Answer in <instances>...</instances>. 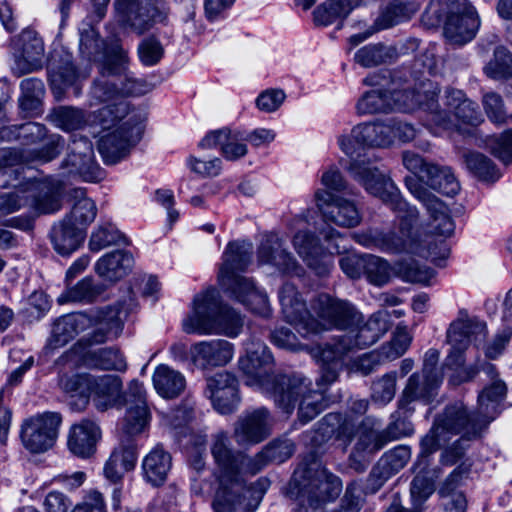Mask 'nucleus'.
Here are the masks:
<instances>
[{
    "label": "nucleus",
    "mask_w": 512,
    "mask_h": 512,
    "mask_svg": "<svg viewBox=\"0 0 512 512\" xmlns=\"http://www.w3.org/2000/svg\"><path fill=\"white\" fill-rule=\"evenodd\" d=\"M405 185L411 194L422 203L429 215L425 239L427 247H422L412 237L413 222L418 218L419 212L417 211L416 216L410 217L407 211H396L397 213H404V215L401 216L397 226L388 231L381 230L383 242L390 246L389 248L381 247V251L389 253L407 252L422 257H430L433 260L446 257L448 248L445 239L450 237L455 229L448 206L425 188L415 177H406Z\"/></svg>",
    "instance_id": "nucleus-1"
},
{
    "label": "nucleus",
    "mask_w": 512,
    "mask_h": 512,
    "mask_svg": "<svg viewBox=\"0 0 512 512\" xmlns=\"http://www.w3.org/2000/svg\"><path fill=\"white\" fill-rule=\"evenodd\" d=\"M210 454L213 459V477L218 486L213 500L215 512H249L246 509L245 474L252 475V456L235 449L227 431L211 435Z\"/></svg>",
    "instance_id": "nucleus-2"
},
{
    "label": "nucleus",
    "mask_w": 512,
    "mask_h": 512,
    "mask_svg": "<svg viewBox=\"0 0 512 512\" xmlns=\"http://www.w3.org/2000/svg\"><path fill=\"white\" fill-rule=\"evenodd\" d=\"M91 395L98 410L126 407L123 431L130 436L144 432L150 423L146 391L138 380H132L122 391V380L116 375L93 376Z\"/></svg>",
    "instance_id": "nucleus-3"
},
{
    "label": "nucleus",
    "mask_w": 512,
    "mask_h": 512,
    "mask_svg": "<svg viewBox=\"0 0 512 512\" xmlns=\"http://www.w3.org/2000/svg\"><path fill=\"white\" fill-rule=\"evenodd\" d=\"M252 260V244L230 242L223 255L218 281L222 289L252 312L262 316L269 314L266 293L259 290L252 279L241 276Z\"/></svg>",
    "instance_id": "nucleus-4"
},
{
    "label": "nucleus",
    "mask_w": 512,
    "mask_h": 512,
    "mask_svg": "<svg viewBox=\"0 0 512 512\" xmlns=\"http://www.w3.org/2000/svg\"><path fill=\"white\" fill-rule=\"evenodd\" d=\"M243 317L224 304L215 288L197 294L191 312L183 319L182 328L187 334L225 335L234 338L243 328Z\"/></svg>",
    "instance_id": "nucleus-5"
},
{
    "label": "nucleus",
    "mask_w": 512,
    "mask_h": 512,
    "mask_svg": "<svg viewBox=\"0 0 512 512\" xmlns=\"http://www.w3.org/2000/svg\"><path fill=\"white\" fill-rule=\"evenodd\" d=\"M310 385L307 378L297 374L277 378L273 385L275 404L290 414L299 401V420L304 424L313 420L328 406V401L321 391L310 389Z\"/></svg>",
    "instance_id": "nucleus-6"
},
{
    "label": "nucleus",
    "mask_w": 512,
    "mask_h": 512,
    "mask_svg": "<svg viewBox=\"0 0 512 512\" xmlns=\"http://www.w3.org/2000/svg\"><path fill=\"white\" fill-rule=\"evenodd\" d=\"M128 54L116 45L102 68V76L95 81L92 95L100 102L114 100L119 96L141 95L148 91L145 81L135 79L128 72Z\"/></svg>",
    "instance_id": "nucleus-7"
},
{
    "label": "nucleus",
    "mask_w": 512,
    "mask_h": 512,
    "mask_svg": "<svg viewBox=\"0 0 512 512\" xmlns=\"http://www.w3.org/2000/svg\"><path fill=\"white\" fill-rule=\"evenodd\" d=\"M347 170L367 193L379 198L393 211H407L410 217L416 216L417 208L403 199L393 180L378 168L371 157L359 155L350 161Z\"/></svg>",
    "instance_id": "nucleus-8"
},
{
    "label": "nucleus",
    "mask_w": 512,
    "mask_h": 512,
    "mask_svg": "<svg viewBox=\"0 0 512 512\" xmlns=\"http://www.w3.org/2000/svg\"><path fill=\"white\" fill-rule=\"evenodd\" d=\"M29 206L39 214H49L60 209L57 189L47 181L30 180L16 191L0 195V214L7 215Z\"/></svg>",
    "instance_id": "nucleus-9"
},
{
    "label": "nucleus",
    "mask_w": 512,
    "mask_h": 512,
    "mask_svg": "<svg viewBox=\"0 0 512 512\" xmlns=\"http://www.w3.org/2000/svg\"><path fill=\"white\" fill-rule=\"evenodd\" d=\"M146 119L144 113H134L120 125L103 127L98 150L106 164H115L130 153L142 138Z\"/></svg>",
    "instance_id": "nucleus-10"
},
{
    "label": "nucleus",
    "mask_w": 512,
    "mask_h": 512,
    "mask_svg": "<svg viewBox=\"0 0 512 512\" xmlns=\"http://www.w3.org/2000/svg\"><path fill=\"white\" fill-rule=\"evenodd\" d=\"M442 101L443 107L437 100V108L432 111L431 120L445 130H458L461 123L478 126L484 120L478 104L462 90L446 88Z\"/></svg>",
    "instance_id": "nucleus-11"
},
{
    "label": "nucleus",
    "mask_w": 512,
    "mask_h": 512,
    "mask_svg": "<svg viewBox=\"0 0 512 512\" xmlns=\"http://www.w3.org/2000/svg\"><path fill=\"white\" fill-rule=\"evenodd\" d=\"M114 8L120 25L142 35L157 22H163L169 12L166 0H115Z\"/></svg>",
    "instance_id": "nucleus-12"
},
{
    "label": "nucleus",
    "mask_w": 512,
    "mask_h": 512,
    "mask_svg": "<svg viewBox=\"0 0 512 512\" xmlns=\"http://www.w3.org/2000/svg\"><path fill=\"white\" fill-rule=\"evenodd\" d=\"M239 368L246 375L249 386L266 390L273 397V385L283 375H273L274 359L268 347L260 340L246 343V355L239 359Z\"/></svg>",
    "instance_id": "nucleus-13"
},
{
    "label": "nucleus",
    "mask_w": 512,
    "mask_h": 512,
    "mask_svg": "<svg viewBox=\"0 0 512 512\" xmlns=\"http://www.w3.org/2000/svg\"><path fill=\"white\" fill-rule=\"evenodd\" d=\"M389 100L392 112H412L422 109L431 115L437 108V97L440 87L429 79L422 80L414 87L400 88L399 83L391 74V84L388 86Z\"/></svg>",
    "instance_id": "nucleus-14"
},
{
    "label": "nucleus",
    "mask_w": 512,
    "mask_h": 512,
    "mask_svg": "<svg viewBox=\"0 0 512 512\" xmlns=\"http://www.w3.org/2000/svg\"><path fill=\"white\" fill-rule=\"evenodd\" d=\"M62 417L57 412H44L27 418L21 425L20 438L31 453H43L51 449L58 437Z\"/></svg>",
    "instance_id": "nucleus-15"
},
{
    "label": "nucleus",
    "mask_w": 512,
    "mask_h": 512,
    "mask_svg": "<svg viewBox=\"0 0 512 512\" xmlns=\"http://www.w3.org/2000/svg\"><path fill=\"white\" fill-rule=\"evenodd\" d=\"M311 309L316 314L319 325L311 335L331 328L346 329L360 320V314L349 302L333 298L328 294H320L311 302Z\"/></svg>",
    "instance_id": "nucleus-16"
},
{
    "label": "nucleus",
    "mask_w": 512,
    "mask_h": 512,
    "mask_svg": "<svg viewBox=\"0 0 512 512\" xmlns=\"http://www.w3.org/2000/svg\"><path fill=\"white\" fill-rule=\"evenodd\" d=\"M434 422L450 439L457 434H463L468 439L476 437L489 424L486 418L479 413V409L475 413H471L460 401L447 405Z\"/></svg>",
    "instance_id": "nucleus-17"
},
{
    "label": "nucleus",
    "mask_w": 512,
    "mask_h": 512,
    "mask_svg": "<svg viewBox=\"0 0 512 512\" xmlns=\"http://www.w3.org/2000/svg\"><path fill=\"white\" fill-rule=\"evenodd\" d=\"M63 176H79L86 182H98L104 171L96 163L93 145L87 137L74 138L61 164Z\"/></svg>",
    "instance_id": "nucleus-18"
},
{
    "label": "nucleus",
    "mask_w": 512,
    "mask_h": 512,
    "mask_svg": "<svg viewBox=\"0 0 512 512\" xmlns=\"http://www.w3.org/2000/svg\"><path fill=\"white\" fill-rule=\"evenodd\" d=\"M363 85L373 87L364 92L355 104L359 116L391 113L388 86L391 84V71L381 70L367 75Z\"/></svg>",
    "instance_id": "nucleus-19"
},
{
    "label": "nucleus",
    "mask_w": 512,
    "mask_h": 512,
    "mask_svg": "<svg viewBox=\"0 0 512 512\" xmlns=\"http://www.w3.org/2000/svg\"><path fill=\"white\" fill-rule=\"evenodd\" d=\"M272 432V417L260 407L243 412L233 424V438L238 446L250 447L266 440Z\"/></svg>",
    "instance_id": "nucleus-20"
},
{
    "label": "nucleus",
    "mask_w": 512,
    "mask_h": 512,
    "mask_svg": "<svg viewBox=\"0 0 512 512\" xmlns=\"http://www.w3.org/2000/svg\"><path fill=\"white\" fill-rule=\"evenodd\" d=\"M12 45L15 51L12 70L15 75L21 76L42 68L45 47L35 30L24 29L13 38Z\"/></svg>",
    "instance_id": "nucleus-21"
},
{
    "label": "nucleus",
    "mask_w": 512,
    "mask_h": 512,
    "mask_svg": "<svg viewBox=\"0 0 512 512\" xmlns=\"http://www.w3.org/2000/svg\"><path fill=\"white\" fill-rule=\"evenodd\" d=\"M279 301L284 319L294 325L303 337L310 336L311 331L318 329L316 319L307 309L305 301L292 283L283 284L279 291Z\"/></svg>",
    "instance_id": "nucleus-22"
},
{
    "label": "nucleus",
    "mask_w": 512,
    "mask_h": 512,
    "mask_svg": "<svg viewBox=\"0 0 512 512\" xmlns=\"http://www.w3.org/2000/svg\"><path fill=\"white\" fill-rule=\"evenodd\" d=\"M315 201L326 222H332L341 227L353 228L358 226L362 220L354 202L341 197H334L329 191H316Z\"/></svg>",
    "instance_id": "nucleus-23"
},
{
    "label": "nucleus",
    "mask_w": 512,
    "mask_h": 512,
    "mask_svg": "<svg viewBox=\"0 0 512 512\" xmlns=\"http://www.w3.org/2000/svg\"><path fill=\"white\" fill-rule=\"evenodd\" d=\"M63 147L60 135H50L40 149L7 148L0 151V169L20 164L47 163L56 158Z\"/></svg>",
    "instance_id": "nucleus-24"
},
{
    "label": "nucleus",
    "mask_w": 512,
    "mask_h": 512,
    "mask_svg": "<svg viewBox=\"0 0 512 512\" xmlns=\"http://www.w3.org/2000/svg\"><path fill=\"white\" fill-rule=\"evenodd\" d=\"M259 264L272 265L280 272L300 276L303 272L295 257L284 247V241L276 233L262 237L257 249Z\"/></svg>",
    "instance_id": "nucleus-25"
},
{
    "label": "nucleus",
    "mask_w": 512,
    "mask_h": 512,
    "mask_svg": "<svg viewBox=\"0 0 512 512\" xmlns=\"http://www.w3.org/2000/svg\"><path fill=\"white\" fill-rule=\"evenodd\" d=\"M292 244L298 255L317 275H327L334 265L332 252L323 249L319 239L308 230L298 231Z\"/></svg>",
    "instance_id": "nucleus-26"
},
{
    "label": "nucleus",
    "mask_w": 512,
    "mask_h": 512,
    "mask_svg": "<svg viewBox=\"0 0 512 512\" xmlns=\"http://www.w3.org/2000/svg\"><path fill=\"white\" fill-rule=\"evenodd\" d=\"M206 395L213 407L221 414H231L240 403L238 380L227 371L216 373L207 379Z\"/></svg>",
    "instance_id": "nucleus-27"
},
{
    "label": "nucleus",
    "mask_w": 512,
    "mask_h": 512,
    "mask_svg": "<svg viewBox=\"0 0 512 512\" xmlns=\"http://www.w3.org/2000/svg\"><path fill=\"white\" fill-rule=\"evenodd\" d=\"M441 379L415 372L409 376L398 399V409L412 413L414 403L428 405L435 400L441 386Z\"/></svg>",
    "instance_id": "nucleus-28"
},
{
    "label": "nucleus",
    "mask_w": 512,
    "mask_h": 512,
    "mask_svg": "<svg viewBox=\"0 0 512 512\" xmlns=\"http://www.w3.org/2000/svg\"><path fill=\"white\" fill-rule=\"evenodd\" d=\"M193 365L199 369H209L224 366L233 357V345L223 339L201 341L189 349Z\"/></svg>",
    "instance_id": "nucleus-29"
},
{
    "label": "nucleus",
    "mask_w": 512,
    "mask_h": 512,
    "mask_svg": "<svg viewBox=\"0 0 512 512\" xmlns=\"http://www.w3.org/2000/svg\"><path fill=\"white\" fill-rule=\"evenodd\" d=\"M486 336V324L461 310L446 332V341L453 349H467L472 342L484 341Z\"/></svg>",
    "instance_id": "nucleus-30"
},
{
    "label": "nucleus",
    "mask_w": 512,
    "mask_h": 512,
    "mask_svg": "<svg viewBox=\"0 0 512 512\" xmlns=\"http://www.w3.org/2000/svg\"><path fill=\"white\" fill-rule=\"evenodd\" d=\"M481 25L476 8L468 6L461 12L449 15L444 24V36L456 45H464L472 41Z\"/></svg>",
    "instance_id": "nucleus-31"
},
{
    "label": "nucleus",
    "mask_w": 512,
    "mask_h": 512,
    "mask_svg": "<svg viewBox=\"0 0 512 512\" xmlns=\"http://www.w3.org/2000/svg\"><path fill=\"white\" fill-rule=\"evenodd\" d=\"M80 74L73 63L72 55L63 52L58 60H54L49 66V81L54 96L62 99L65 90L73 88L75 96H79L81 88L77 84Z\"/></svg>",
    "instance_id": "nucleus-32"
},
{
    "label": "nucleus",
    "mask_w": 512,
    "mask_h": 512,
    "mask_svg": "<svg viewBox=\"0 0 512 512\" xmlns=\"http://www.w3.org/2000/svg\"><path fill=\"white\" fill-rule=\"evenodd\" d=\"M101 437L99 426L88 419H84L77 424L71 426L67 446L69 451L77 457H90L96 447L97 441Z\"/></svg>",
    "instance_id": "nucleus-33"
},
{
    "label": "nucleus",
    "mask_w": 512,
    "mask_h": 512,
    "mask_svg": "<svg viewBox=\"0 0 512 512\" xmlns=\"http://www.w3.org/2000/svg\"><path fill=\"white\" fill-rule=\"evenodd\" d=\"M144 480L154 487L165 483L172 467V456L162 444L154 446L142 460Z\"/></svg>",
    "instance_id": "nucleus-34"
},
{
    "label": "nucleus",
    "mask_w": 512,
    "mask_h": 512,
    "mask_svg": "<svg viewBox=\"0 0 512 512\" xmlns=\"http://www.w3.org/2000/svg\"><path fill=\"white\" fill-rule=\"evenodd\" d=\"M294 452V442L286 437H280L270 441L258 453L252 456V475L259 473L269 464L285 462Z\"/></svg>",
    "instance_id": "nucleus-35"
},
{
    "label": "nucleus",
    "mask_w": 512,
    "mask_h": 512,
    "mask_svg": "<svg viewBox=\"0 0 512 512\" xmlns=\"http://www.w3.org/2000/svg\"><path fill=\"white\" fill-rule=\"evenodd\" d=\"M352 137L357 143L368 147L388 148L392 146L389 119L357 124L352 128Z\"/></svg>",
    "instance_id": "nucleus-36"
},
{
    "label": "nucleus",
    "mask_w": 512,
    "mask_h": 512,
    "mask_svg": "<svg viewBox=\"0 0 512 512\" xmlns=\"http://www.w3.org/2000/svg\"><path fill=\"white\" fill-rule=\"evenodd\" d=\"M386 444L387 439L382 432L374 429L362 431L349 456L350 467L363 472L367 466V457L381 450Z\"/></svg>",
    "instance_id": "nucleus-37"
},
{
    "label": "nucleus",
    "mask_w": 512,
    "mask_h": 512,
    "mask_svg": "<svg viewBox=\"0 0 512 512\" xmlns=\"http://www.w3.org/2000/svg\"><path fill=\"white\" fill-rule=\"evenodd\" d=\"M134 258L124 250H115L102 256L95 265L97 274L108 281L115 282L125 277L132 269Z\"/></svg>",
    "instance_id": "nucleus-38"
},
{
    "label": "nucleus",
    "mask_w": 512,
    "mask_h": 512,
    "mask_svg": "<svg viewBox=\"0 0 512 512\" xmlns=\"http://www.w3.org/2000/svg\"><path fill=\"white\" fill-rule=\"evenodd\" d=\"M85 235L80 229L70 224L69 220L63 219L59 224L53 226L51 241L57 253L67 256L80 247Z\"/></svg>",
    "instance_id": "nucleus-39"
},
{
    "label": "nucleus",
    "mask_w": 512,
    "mask_h": 512,
    "mask_svg": "<svg viewBox=\"0 0 512 512\" xmlns=\"http://www.w3.org/2000/svg\"><path fill=\"white\" fill-rule=\"evenodd\" d=\"M74 203L71 211L64 220H69L70 224L80 229L86 234L87 227L94 221L97 208L94 201L86 196L85 190L76 188L72 192Z\"/></svg>",
    "instance_id": "nucleus-40"
},
{
    "label": "nucleus",
    "mask_w": 512,
    "mask_h": 512,
    "mask_svg": "<svg viewBox=\"0 0 512 512\" xmlns=\"http://www.w3.org/2000/svg\"><path fill=\"white\" fill-rule=\"evenodd\" d=\"M363 2L364 0H327L314 10V22L318 26L331 25L338 19H345Z\"/></svg>",
    "instance_id": "nucleus-41"
},
{
    "label": "nucleus",
    "mask_w": 512,
    "mask_h": 512,
    "mask_svg": "<svg viewBox=\"0 0 512 512\" xmlns=\"http://www.w3.org/2000/svg\"><path fill=\"white\" fill-rule=\"evenodd\" d=\"M83 322L84 316L81 314H68L58 318L53 324L47 347L57 349L66 345L82 329Z\"/></svg>",
    "instance_id": "nucleus-42"
},
{
    "label": "nucleus",
    "mask_w": 512,
    "mask_h": 512,
    "mask_svg": "<svg viewBox=\"0 0 512 512\" xmlns=\"http://www.w3.org/2000/svg\"><path fill=\"white\" fill-rule=\"evenodd\" d=\"M153 384L163 398H175L185 389L184 376L167 365H159L153 373Z\"/></svg>",
    "instance_id": "nucleus-43"
},
{
    "label": "nucleus",
    "mask_w": 512,
    "mask_h": 512,
    "mask_svg": "<svg viewBox=\"0 0 512 512\" xmlns=\"http://www.w3.org/2000/svg\"><path fill=\"white\" fill-rule=\"evenodd\" d=\"M387 317V312H376L358 329L356 334H349L353 340V349L366 348L378 341L388 330Z\"/></svg>",
    "instance_id": "nucleus-44"
},
{
    "label": "nucleus",
    "mask_w": 512,
    "mask_h": 512,
    "mask_svg": "<svg viewBox=\"0 0 512 512\" xmlns=\"http://www.w3.org/2000/svg\"><path fill=\"white\" fill-rule=\"evenodd\" d=\"M397 50L393 46L382 43L368 44L360 48L354 55L355 62L364 68H371L392 63L397 59Z\"/></svg>",
    "instance_id": "nucleus-45"
},
{
    "label": "nucleus",
    "mask_w": 512,
    "mask_h": 512,
    "mask_svg": "<svg viewBox=\"0 0 512 512\" xmlns=\"http://www.w3.org/2000/svg\"><path fill=\"white\" fill-rule=\"evenodd\" d=\"M353 350V340L349 334H343L324 346L313 349V357L322 365H338L342 358Z\"/></svg>",
    "instance_id": "nucleus-46"
},
{
    "label": "nucleus",
    "mask_w": 512,
    "mask_h": 512,
    "mask_svg": "<svg viewBox=\"0 0 512 512\" xmlns=\"http://www.w3.org/2000/svg\"><path fill=\"white\" fill-rule=\"evenodd\" d=\"M19 107L28 116L41 112L42 98L45 94L44 84L40 79L27 78L21 81Z\"/></svg>",
    "instance_id": "nucleus-47"
},
{
    "label": "nucleus",
    "mask_w": 512,
    "mask_h": 512,
    "mask_svg": "<svg viewBox=\"0 0 512 512\" xmlns=\"http://www.w3.org/2000/svg\"><path fill=\"white\" fill-rule=\"evenodd\" d=\"M507 387L504 381L496 380L486 386L478 396L479 413L490 423L498 415L499 404L505 398Z\"/></svg>",
    "instance_id": "nucleus-48"
},
{
    "label": "nucleus",
    "mask_w": 512,
    "mask_h": 512,
    "mask_svg": "<svg viewBox=\"0 0 512 512\" xmlns=\"http://www.w3.org/2000/svg\"><path fill=\"white\" fill-rule=\"evenodd\" d=\"M472 6L468 0H431L422 15V21L429 27L438 26L444 19Z\"/></svg>",
    "instance_id": "nucleus-49"
},
{
    "label": "nucleus",
    "mask_w": 512,
    "mask_h": 512,
    "mask_svg": "<svg viewBox=\"0 0 512 512\" xmlns=\"http://www.w3.org/2000/svg\"><path fill=\"white\" fill-rule=\"evenodd\" d=\"M419 10L418 4L403 0H392L377 19L380 29H387L408 21Z\"/></svg>",
    "instance_id": "nucleus-50"
},
{
    "label": "nucleus",
    "mask_w": 512,
    "mask_h": 512,
    "mask_svg": "<svg viewBox=\"0 0 512 512\" xmlns=\"http://www.w3.org/2000/svg\"><path fill=\"white\" fill-rule=\"evenodd\" d=\"M104 290L105 286L103 284L96 283L91 277H85L69 288L65 293L61 294L58 301L59 303H92Z\"/></svg>",
    "instance_id": "nucleus-51"
},
{
    "label": "nucleus",
    "mask_w": 512,
    "mask_h": 512,
    "mask_svg": "<svg viewBox=\"0 0 512 512\" xmlns=\"http://www.w3.org/2000/svg\"><path fill=\"white\" fill-rule=\"evenodd\" d=\"M423 181L432 189L446 196H454L460 190L459 183L449 167L433 164Z\"/></svg>",
    "instance_id": "nucleus-52"
},
{
    "label": "nucleus",
    "mask_w": 512,
    "mask_h": 512,
    "mask_svg": "<svg viewBox=\"0 0 512 512\" xmlns=\"http://www.w3.org/2000/svg\"><path fill=\"white\" fill-rule=\"evenodd\" d=\"M450 438L434 422L430 431L421 440V452L415 464L416 469H427L429 466V457L436 452L442 445L448 443Z\"/></svg>",
    "instance_id": "nucleus-53"
},
{
    "label": "nucleus",
    "mask_w": 512,
    "mask_h": 512,
    "mask_svg": "<svg viewBox=\"0 0 512 512\" xmlns=\"http://www.w3.org/2000/svg\"><path fill=\"white\" fill-rule=\"evenodd\" d=\"M93 375L78 373H62L59 375L58 385L67 394L79 396L85 403L91 395Z\"/></svg>",
    "instance_id": "nucleus-54"
},
{
    "label": "nucleus",
    "mask_w": 512,
    "mask_h": 512,
    "mask_svg": "<svg viewBox=\"0 0 512 512\" xmlns=\"http://www.w3.org/2000/svg\"><path fill=\"white\" fill-rule=\"evenodd\" d=\"M128 245L129 242L115 225L105 223L99 225L91 234L89 248L91 251L98 252L111 245Z\"/></svg>",
    "instance_id": "nucleus-55"
},
{
    "label": "nucleus",
    "mask_w": 512,
    "mask_h": 512,
    "mask_svg": "<svg viewBox=\"0 0 512 512\" xmlns=\"http://www.w3.org/2000/svg\"><path fill=\"white\" fill-rule=\"evenodd\" d=\"M50 118L56 127L68 132L82 129L87 124L84 112L70 106L53 109Z\"/></svg>",
    "instance_id": "nucleus-56"
},
{
    "label": "nucleus",
    "mask_w": 512,
    "mask_h": 512,
    "mask_svg": "<svg viewBox=\"0 0 512 512\" xmlns=\"http://www.w3.org/2000/svg\"><path fill=\"white\" fill-rule=\"evenodd\" d=\"M321 429L326 435L336 434L339 440L350 443L354 437L356 425L340 413H329L321 421Z\"/></svg>",
    "instance_id": "nucleus-57"
},
{
    "label": "nucleus",
    "mask_w": 512,
    "mask_h": 512,
    "mask_svg": "<svg viewBox=\"0 0 512 512\" xmlns=\"http://www.w3.org/2000/svg\"><path fill=\"white\" fill-rule=\"evenodd\" d=\"M90 364L100 370L123 372L127 368L125 358L117 348H99L89 355Z\"/></svg>",
    "instance_id": "nucleus-58"
},
{
    "label": "nucleus",
    "mask_w": 512,
    "mask_h": 512,
    "mask_svg": "<svg viewBox=\"0 0 512 512\" xmlns=\"http://www.w3.org/2000/svg\"><path fill=\"white\" fill-rule=\"evenodd\" d=\"M467 169L479 179L496 181L500 177L499 171L487 156L479 152H468L463 155Z\"/></svg>",
    "instance_id": "nucleus-59"
},
{
    "label": "nucleus",
    "mask_w": 512,
    "mask_h": 512,
    "mask_svg": "<svg viewBox=\"0 0 512 512\" xmlns=\"http://www.w3.org/2000/svg\"><path fill=\"white\" fill-rule=\"evenodd\" d=\"M484 73L492 79L512 77V52L504 46L495 48L493 58L484 67Z\"/></svg>",
    "instance_id": "nucleus-60"
},
{
    "label": "nucleus",
    "mask_w": 512,
    "mask_h": 512,
    "mask_svg": "<svg viewBox=\"0 0 512 512\" xmlns=\"http://www.w3.org/2000/svg\"><path fill=\"white\" fill-rule=\"evenodd\" d=\"M364 276L367 280L376 286H382L389 282L391 276V267L389 263L378 256L366 254Z\"/></svg>",
    "instance_id": "nucleus-61"
},
{
    "label": "nucleus",
    "mask_w": 512,
    "mask_h": 512,
    "mask_svg": "<svg viewBox=\"0 0 512 512\" xmlns=\"http://www.w3.org/2000/svg\"><path fill=\"white\" fill-rule=\"evenodd\" d=\"M397 387V373L389 372L374 380L371 385V399L380 405L392 401Z\"/></svg>",
    "instance_id": "nucleus-62"
},
{
    "label": "nucleus",
    "mask_w": 512,
    "mask_h": 512,
    "mask_svg": "<svg viewBox=\"0 0 512 512\" xmlns=\"http://www.w3.org/2000/svg\"><path fill=\"white\" fill-rule=\"evenodd\" d=\"M412 341V337L410 336L407 327L398 325L392 339L381 346L380 351L382 353V357L386 359V361L395 360L401 357L409 348Z\"/></svg>",
    "instance_id": "nucleus-63"
},
{
    "label": "nucleus",
    "mask_w": 512,
    "mask_h": 512,
    "mask_svg": "<svg viewBox=\"0 0 512 512\" xmlns=\"http://www.w3.org/2000/svg\"><path fill=\"white\" fill-rule=\"evenodd\" d=\"M396 274L404 281L411 283H427L432 272L413 259H403L395 264Z\"/></svg>",
    "instance_id": "nucleus-64"
}]
</instances>
